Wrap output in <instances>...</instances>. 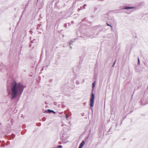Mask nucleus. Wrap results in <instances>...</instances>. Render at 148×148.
<instances>
[{
  "instance_id": "nucleus-1",
  "label": "nucleus",
  "mask_w": 148,
  "mask_h": 148,
  "mask_svg": "<svg viewBox=\"0 0 148 148\" xmlns=\"http://www.w3.org/2000/svg\"><path fill=\"white\" fill-rule=\"evenodd\" d=\"M24 86L20 83H17L15 81L12 82L10 86L7 87V90L8 95L12 99L20 95L23 91Z\"/></svg>"
},
{
  "instance_id": "nucleus-2",
  "label": "nucleus",
  "mask_w": 148,
  "mask_h": 148,
  "mask_svg": "<svg viewBox=\"0 0 148 148\" xmlns=\"http://www.w3.org/2000/svg\"><path fill=\"white\" fill-rule=\"evenodd\" d=\"M95 99V95L93 93H92L91 97L90 98V105L92 107L94 106Z\"/></svg>"
},
{
  "instance_id": "nucleus-3",
  "label": "nucleus",
  "mask_w": 148,
  "mask_h": 148,
  "mask_svg": "<svg viewBox=\"0 0 148 148\" xmlns=\"http://www.w3.org/2000/svg\"><path fill=\"white\" fill-rule=\"evenodd\" d=\"M85 144L84 141L83 140L81 143L80 144L78 148H82Z\"/></svg>"
},
{
  "instance_id": "nucleus-4",
  "label": "nucleus",
  "mask_w": 148,
  "mask_h": 148,
  "mask_svg": "<svg viewBox=\"0 0 148 148\" xmlns=\"http://www.w3.org/2000/svg\"><path fill=\"white\" fill-rule=\"evenodd\" d=\"M133 8L132 7H125V9H132Z\"/></svg>"
},
{
  "instance_id": "nucleus-5",
  "label": "nucleus",
  "mask_w": 148,
  "mask_h": 148,
  "mask_svg": "<svg viewBox=\"0 0 148 148\" xmlns=\"http://www.w3.org/2000/svg\"><path fill=\"white\" fill-rule=\"evenodd\" d=\"M48 112L49 113H50L51 112H52L53 113H55V112H54L53 111V110H48Z\"/></svg>"
},
{
  "instance_id": "nucleus-6",
  "label": "nucleus",
  "mask_w": 148,
  "mask_h": 148,
  "mask_svg": "<svg viewBox=\"0 0 148 148\" xmlns=\"http://www.w3.org/2000/svg\"><path fill=\"white\" fill-rule=\"evenodd\" d=\"M95 82H94L92 84V88H93L95 87Z\"/></svg>"
},
{
  "instance_id": "nucleus-7",
  "label": "nucleus",
  "mask_w": 148,
  "mask_h": 148,
  "mask_svg": "<svg viewBox=\"0 0 148 148\" xmlns=\"http://www.w3.org/2000/svg\"><path fill=\"white\" fill-rule=\"evenodd\" d=\"M58 147L59 148H61L62 147V146L61 145H58Z\"/></svg>"
},
{
  "instance_id": "nucleus-8",
  "label": "nucleus",
  "mask_w": 148,
  "mask_h": 148,
  "mask_svg": "<svg viewBox=\"0 0 148 148\" xmlns=\"http://www.w3.org/2000/svg\"><path fill=\"white\" fill-rule=\"evenodd\" d=\"M138 63L139 64L140 63V60H139V59H138Z\"/></svg>"
},
{
  "instance_id": "nucleus-9",
  "label": "nucleus",
  "mask_w": 148,
  "mask_h": 148,
  "mask_svg": "<svg viewBox=\"0 0 148 148\" xmlns=\"http://www.w3.org/2000/svg\"><path fill=\"white\" fill-rule=\"evenodd\" d=\"M107 24L108 26H110V27H112L111 26V25H110L109 24Z\"/></svg>"
},
{
  "instance_id": "nucleus-10",
  "label": "nucleus",
  "mask_w": 148,
  "mask_h": 148,
  "mask_svg": "<svg viewBox=\"0 0 148 148\" xmlns=\"http://www.w3.org/2000/svg\"><path fill=\"white\" fill-rule=\"evenodd\" d=\"M66 119H67V118H68V117H67V115H66Z\"/></svg>"
},
{
  "instance_id": "nucleus-11",
  "label": "nucleus",
  "mask_w": 148,
  "mask_h": 148,
  "mask_svg": "<svg viewBox=\"0 0 148 148\" xmlns=\"http://www.w3.org/2000/svg\"><path fill=\"white\" fill-rule=\"evenodd\" d=\"M91 110H92V108H91Z\"/></svg>"
}]
</instances>
